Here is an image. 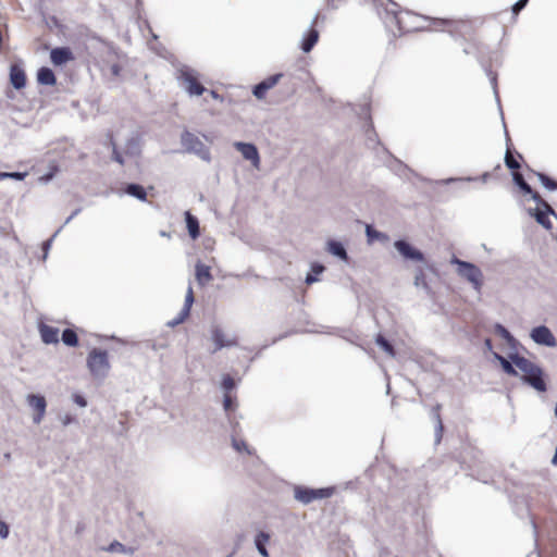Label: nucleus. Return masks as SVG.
I'll return each instance as SVG.
<instances>
[{"instance_id": "1", "label": "nucleus", "mask_w": 557, "mask_h": 557, "mask_svg": "<svg viewBox=\"0 0 557 557\" xmlns=\"http://www.w3.org/2000/svg\"><path fill=\"white\" fill-rule=\"evenodd\" d=\"M513 182L523 194L530 195L531 198L536 202V208L530 210V214L535 218L536 222L546 230L553 227L549 215H554V209L541 197V195L533 190L532 187L525 182L523 175L520 172L513 173Z\"/></svg>"}, {"instance_id": "2", "label": "nucleus", "mask_w": 557, "mask_h": 557, "mask_svg": "<svg viewBox=\"0 0 557 557\" xmlns=\"http://www.w3.org/2000/svg\"><path fill=\"white\" fill-rule=\"evenodd\" d=\"M511 360L515 367L522 373L521 379L524 383L537 392H546L547 385L544 372L539 366L521 356H513Z\"/></svg>"}, {"instance_id": "3", "label": "nucleus", "mask_w": 557, "mask_h": 557, "mask_svg": "<svg viewBox=\"0 0 557 557\" xmlns=\"http://www.w3.org/2000/svg\"><path fill=\"white\" fill-rule=\"evenodd\" d=\"M418 16L408 10H387L385 15L386 26L400 35L418 30Z\"/></svg>"}, {"instance_id": "4", "label": "nucleus", "mask_w": 557, "mask_h": 557, "mask_svg": "<svg viewBox=\"0 0 557 557\" xmlns=\"http://www.w3.org/2000/svg\"><path fill=\"white\" fill-rule=\"evenodd\" d=\"M443 23L447 32L460 36L463 40L476 36L482 25L479 18L445 20Z\"/></svg>"}, {"instance_id": "5", "label": "nucleus", "mask_w": 557, "mask_h": 557, "mask_svg": "<svg viewBox=\"0 0 557 557\" xmlns=\"http://www.w3.org/2000/svg\"><path fill=\"white\" fill-rule=\"evenodd\" d=\"M87 367L94 376H104L110 369L108 352L106 350L94 348L88 354Z\"/></svg>"}, {"instance_id": "6", "label": "nucleus", "mask_w": 557, "mask_h": 557, "mask_svg": "<svg viewBox=\"0 0 557 557\" xmlns=\"http://www.w3.org/2000/svg\"><path fill=\"white\" fill-rule=\"evenodd\" d=\"M210 339L213 343L212 354L223 349L236 347L239 345V339L236 335L227 334L220 325H212L210 329Z\"/></svg>"}, {"instance_id": "7", "label": "nucleus", "mask_w": 557, "mask_h": 557, "mask_svg": "<svg viewBox=\"0 0 557 557\" xmlns=\"http://www.w3.org/2000/svg\"><path fill=\"white\" fill-rule=\"evenodd\" d=\"M451 263L458 265V274L469 281L475 289H480L482 285V272L473 263L462 261L456 257L451 259Z\"/></svg>"}, {"instance_id": "8", "label": "nucleus", "mask_w": 557, "mask_h": 557, "mask_svg": "<svg viewBox=\"0 0 557 557\" xmlns=\"http://www.w3.org/2000/svg\"><path fill=\"white\" fill-rule=\"evenodd\" d=\"M335 492V487H323V488H308V487H296L295 497L297 500L309 504L315 499H323L331 497Z\"/></svg>"}, {"instance_id": "9", "label": "nucleus", "mask_w": 557, "mask_h": 557, "mask_svg": "<svg viewBox=\"0 0 557 557\" xmlns=\"http://www.w3.org/2000/svg\"><path fill=\"white\" fill-rule=\"evenodd\" d=\"M178 79L190 96H201L206 90L198 77L189 70L181 71Z\"/></svg>"}, {"instance_id": "10", "label": "nucleus", "mask_w": 557, "mask_h": 557, "mask_svg": "<svg viewBox=\"0 0 557 557\" xmlns=\"http://www.w3.org/2000/svg\"><path fill=\"white\" fill-rule=\"evenodd\" d=\"M182 143L187 151L197 153L203 160H210L209 149L196 135L186 132L182 136Z\"/></svg>"}, {"instance_id": "11", "label": "nucleus", "mask_w": 557, "mask_h": 557, "mask_svg": "<svg viewBox=\"0 0 557 557\" xmlns=\"http://www.w3.org/2000/svg\"><path fill=\"white\" fill-rule=\"evenodd\" d=\"M27 404L34 410V414H33L34 423L39 424L46 414V408H47L46 398L41 395L29 394L27 396Z\"/></svg>"}, {"instance_id": "12", "label": "nucleus", "mask_w": 557, "mask_h": 557, "mask_svg": "<svg viewBox=\"0 0 557 557\" xmlns=\"http://www.w3.org/2000/svg\"><path fill=\"white\" fill-rule=\"evenodd\" d=\"M532 339L540 345L554 347L557 345L556 338L550 330L544 325L534 327L531 332Z\"/></svg>"}, {"instance_id": "13", "label": "nucleus", "mask_w": 557, "mask_h": 557, "mask_svg": "<svg viewBox=\"0 0 557 557\" xmlns=\"http://www.w3.org/2000/svg\"><path fill=\"white\" fill-rule=\"evenodd\" d=\"M282 77L283 74L277 73L267 77L265 79L257 84L252 91L255 97L258 99H264L268 91L272 89L274 86H276Z\"/></svg>"}, {"instance_id": "14", "label": "nucleus", "mask_w": 557, "mask_h": 557, "mask_svg": "<svg viewBox=\"0 0 557 557\" xmlns=\"http://www.w3.org/2000/svg\"><path fill=\"white\" fill-rule=\"evenodd\" d=\"M234 147L243 154L246 160L252 162L255 168H259L260 157L255 145L237 141Z\"/></svg>"}, {"instance_id": "15", "label": "nucleus", "mask_w": 557, "mask_h": 557, "mask_svg": "<svg viewBox=\"0 0 557 557\" xmlns=\"http://www.w3.org/2000/svg\"><path fill=\"white\" fill-rule=\"evenodd\" d=\"M74 59L75 57L69 47L54 48L50 52V60L55 66L63 65Z\"/></svg>"}, {"instance_id": "16", "label": "nucleus", "mask_w": 557, "mask_h": 557, "mask_svg": "<svg viewBox=\"0 0 557 557\" xmlns=\"http://www.w3.org/2000/svg\"><path fill=\"white\" fill-rule=\"evenodd\" d=\"M395 247L400 252V255L403 257H405L406 259H412L416 261L424 260L423 253L421 251L417 250L416 248L411 247L405 240L395 242Z\"/></svg>"}, {"instance_id": "17", "label": "nucleus", "mask_w": 557, "mask_h": 557, "mask_svg": "<svg viewBox=\"0 0 557 557\" xmlns=\"http://www.w3.org/2000/svg\"><path fill=\"white\" fill-rule=\"evenodd\" d=\"M10 83L15 89H22L26 85V74L18 64H12L10 67Z\"/></svg>"}, {"instance_id": "18", "label": "nucleus", "mask_w": 557, "mask_h": 557, "mask_svg": "<svg viewBox=\"0 0 557 557\" xmlns=\"http://www.w3.org/2000/svg\"><path fill=\"white\" fill-rule=\"evenodd\" d=\"M39 333L45 344L59 343V329L48 325L46 323L39 324Z\"/></svg>"}, {"instance_id": "19", "label": "nucleus", "mask_w": 557, "mask_h": 557, "mask_svg": "<svg viewBox=\"0 0 557 557\" xmlns=\"http://www.w3.org/2000/svg\"><path fill=\"white\" fill-rule=\"evenodd\" d=\"M463 52L466 54H473L475 57H480L483 54L484 47L483 44L478 38V35L472 38L465 39Z\"/></svg>"}, {"instance_id": "20", "label": "nucleus", "mask_w": 557, "mask_h": 557, "mask_svg": "<svg viewBox=\"0 0 557 557\" xmlns=\"http://www.w3.org/2000/svg\"><path fill=\"white\" fill-rule=\"evenodd\" d=\"M195 274L198 284L201 286L207 285L213 278L210 267L201 262H197Z\"/></svg>"}, {"instance_id": "21", "label": "nucleus", "mask_w": 557, "mask_h": 557, "mask_svg": "<svg viewBox=\"0 0 557 557\" xmlns=\"http://www.w3.org/2000/svg\"><path fill=\"white\" fill-rule=\"evenodd\" d=\"M185 221L188 234L193 239H197L200 235L199 221L189 211L185 212Z\"/></svg>"}, {"instance_id": "22", "label": "nucleus", "mask_w": 557, "mask_h": 557, "mask_svg": "<svg viewBox=\"0 0 557 557\" xmlns=\"http://www.w3.org/2000/svg\"><path fill=\"white\" fill-rule=\"evenodd\" d=\"M37 81L41 85L53 86L57 83L53 71L49 67H40L37 73Z\"/></svg>"}, {"instance_id": "23", "label": "nucleus", "mask_w": 557, "mask_h": 557, "mask_svg": "<svg viewBox=\"0 0 557 557\" xmlns=\"http://www.w3.org/2000/svg\"><path fill=\"white\" fill-rule=\"evenodd\" d=\"M319 40V32L315 28L309 29L301 42L304 52H310Z\"/></svg>"}, {"instance_id": "24", "label": "nucleus", "mask_w": 557, "mask_h": 557, "mask_svg": "<svg viewBox=\"0 0 557 557\" xmlns=\"http://www.w3.org/2000/svg\"><path fill=\"white\" fill-rule=\"evenodd\" d=\"M194 290H193V287L191 286H188L187 288V292H186V296H185V304H184V307L180 313V319L176 321V323L178 322H183L185 319L188 318L189 315V312H190V308L194 304Z\"/></svg>"}, {"instance_id": "25", "label": "nucleus", "mask_w": 557, "mask_h": 557, "mask_svg": "<svg viewBox=\"0 0 557 557\" xmlns=\"http://www.w3.org/2000/svg\"><path fill=\"white\" fill-rule=\"evenodd\" d=\"M518 159H523V157L517 152V157L513 156L512 151L508 148L505 154V164L506 166L512 171V175L515 172H519L521 164Z\"/></svg>"}, {"instance_id": "26", "label": "nucleus", "mask_w": 557, "mask_h": 557, "mask_svg": "<svg viewBox=\"0 0 557 557\" xmlns=\"http://www.w3.org/2000/svg\"><path fill=\"white\" fill-rule=\"evenodd\" d=\"M125 193L141 200H147V193L141 185L138 184H128L125 188Z\"/></svg>"}, {"instance_id": "27", "label": "nucleus", "mask_w": 557, "mask_h": 557, "mask_svg": "<svg viewBox=\"0 0 557 557\" xmlns=\"http://www.w3.org/2000/svg\"><path fill=\"white\" fill-rule=\"evenodd\" d=\"M530 172L535 175L540 182L544 185L545 188H547L548 190H556L557 189V182L554 181L553 178H550L549 176H547L546 174L544 173H541V172H536L532 169H529Z\"/></svg>"}, {"instance_id": "28", "label": "nucleus", "mask_w": 557, "mask_h": 557, "mask_svg": "<svg viewBox=\"0 0 557 557\" xmlns=\"http://www.w3.org/2000/svg\"><path fill=\"white\" fill-rule=\"evenodd\" d=\"M269 540L270 535L264 532H260L256 537V546L263 557H269V553L265 548V544L269 542Z\"/></svg>"}, {"instance_id": "29", "label": "nucleus", "mask_w": 557, "mask_h": 557, "mask_svg": "<svg viewBox=\"0 0 557 557\" xmlns=\"http://www.w3.org/2000/svg\"><path fill=\"white\" fill-rule=\"evenodd\" d=\"M62 342L70 347H75L78 345V336L76 332L72 329H66L62 333Z\"/></svg>"}, {"instance_id": "30", "label": "nucleus", "mask_w": 557, "mask_h": 557, "mask_svg": "<svg viewBox=\"0 0 557 557\" xmlns=\"http://www.w3.org/2000/svg\"><path fill=\"white\" fill-rule=\"evenodd\" d=\"M329 251L331 253H333L334 256L339 257L343 260H347L348 259L347 252H346L345 248L343 247V245L341 243L331 240L329 243Z\"/></svg>"}, {"instance_id": "31", "label": "nucleus", "mask_w": 557, "mask_h": 557, "mask_svg": "<svg viewBox=\"0 0 557 557\" xmlns=\"http://www.w3.org/2000/svg\"><path fill=\"white\" fill-rule=\"evenodd\" d=\"M375 343L391 357H395L396 351L393 345L381 334L375 338Z\"/></svg>"}, {"instance_id": "32", "label": "nucleus", "mask_w": 557, "mask_h": 557, "mask_svg": "<svg viewBox=\"0 0 557 557\" xmlns=\"http://www.w3.org/2000/svg\"><path fill=\"white\" fill-rule=\"evenodd\" d=\"M324 271V267L322 264L314 263L311 267V273H309L306 277V283L308 285L318 281L317 275L321 274Z\"/></svg>"}, {"instance_id": "33", "label": "nucleus", "mask_w": 557, "mask_h": 557, "mask_svg": "<svg viewBox=\"0 0 557 557\" xmlns=\"http://www.w3.org/2000/svg\"><path fill=\"white\" fill-rule=\"evenodd\" d=\"M498 359L500 360L503 370L507 374L515 375V376L518 375V372H517L516 368L512 366L511 362H509L507 359H505L504 357H500V356H498Z\"/></svg>"}, {"instance_id": "34", "label": "nucleus", "mask_w": 557, "mask_h": 557, "mask_svg": "<svg viewBox=\"0 0 557 557\" xmlns=\"http://www.w3.org/2000/svg\"><path fill=\"white\" fill-rule=\"evenodd\" d=\"M223 407L225 411H234L236 404L233 397L230 395V393H225L224 399H223Z\"/></svg>"}, {"instance_id": "35", "label": "nucleus", "mask_w": 557, "mask_h": 557, "mask_svg": "<svg viewBox=\"0 0 557 557\" xmlns=\"http://www.w3.org/2000/svg\"><path fill=\"white\" fill-rule=\"evenodd\" d=\"M222 387L226 393H230L235 387L234 379L228 374L224 375L222 380Z\"/></svg>"}, {"instance_id": "36", "label": "nucleus", "mask_w": 557, "mask_h": 557, "mask_svg": "<svg viewBox=\"0 0 557 557\" xmlns=\"http://www.w3.org/2000/svg\"><path fill=\"white\" fill-rule=\"evenodd\" d=\"M366 232L369 242H373L374 239H379L383 236L380 232L375 231L371 225H367Z\"/></svg>"}, {"instance_id": "37", "label": "nucleus", "mask_w": 557, "mask_h": 557, "mask_svg": "<svg viewBox=\"0 0 557 557\" xmlns=\"http://www.w3.org/2000/svg\"><path fill=\"white\" fill-rule=\"evenodd\" d=\"M529 0H519L512 7V12L518 14L528 3Z\"/></svg>"}, {"instance_id": "38", "label": "nucleus", "mask_w": 557, "mask_h": 557, "mask_svg": "<svg viewBox=\"0 0 557 557\" xmlns=\"http://www.w3.org/2000/svg\"><path fill=\"white\" fill-rule=\"evenodd\" d=\"M26 176V173H20V172H7V178H14L17 181L24 180Z\"/></svg>"}, {"instance_id": "39", "label": "nucleus", "mask_w": 557, "mask_h": 557, "mask_svg": "<svg viewBox=\"0 0 557 557\" xmlns=\"http://www.w3.org/2000/svg\"><path fill=\"white\" fill-rule=\"evenodd\" d=\"M9 535V525L0 520V537L7 539Z\"/></svg>"}, {"instance_id": "40", "label": "nucleus", "mask_w": 557, "mask_h": 557, "mask_svg": "<svg viewBox=\"0 0 557 557\" xmlns=\"http://www.w3.org/2000/svg\"><path fill=\"white\" fill-rule=\"evenodd\" d=\"M440 409H441V406L437 405L434 408V414H435L437 423H438V431L442 432L443 431V423H442V419H441V414H440Z\"/></svg>"}, {"instance_id": "41", "label": "nucleus", "mask_w": 557, "mask_h": 557, "mask_svg": "<svg viewBox=\"0 0 557 557\" xmlns=\"http://www.w3.org/2000/svg\"><path fill=\"white\" fill-rule=\"evenodd\" d=\"M113 159L120 164H124V159L115 147L113 148Z\"/></svg>"}, {"instance_id": "42", "label": "nucleus", "mask_w": 557, "mask_h": 557, "mask_svg": "<svg viewBox=\"0 0 557 557\" xmlns=\"http://www.w3.org/2000/svg\"><path fill=\"white\" fill-rule=\"evenodd\" d=\"M74 401H75L78 406H81V407H85V406L87 405L86 399H85L83 396H81V395H75V396H74Z\"/></svg>"}, {"instance_id": "43", "label": "nucleus", "mask_w": 557, "mask_h": 557, "mask_svg": "<svg viewBox=\"0 0 557 557\" xmlns=\"http://www.w3.org/2000/svg\"><path fill=\"white\" fill-rule=\"evenodd\" d=\"M109 549H110V550H115V549L123 550V549H124V546H123L121 543L115 542V543H112V544L110 545V548H109Z\"/></svg>"}, {"instance_id": "44", "label": "nucleus", "mask_w": 557, "mask_h": 557, "mask_svg": "<svg viewBox=\"0 0 557 557\" xmlns=\"http://www.w3.org/2000/svg\"><path fill=\"white\" fill-rule=\"evenodd\" d=\"M420 280L423 281V272H422V270L420 271V274L416 276V284L417 285L420 284Z\"/></svg>"}, {"instance_id": "45", "label": "nucleus", "mask_w": 557, "mask_h": 557, "mask_svg": "<svg viewBox=\"0 0 557 557\" xmlns=\"http://www.w3.org/2000/svg\"><path fill=\"white\" fill-rule=\"evenodd\" d=\"M243 447H246V444L243 443V445H239L238 443H235V448L237 450H242Z\"/></svg>"}, {"instance_id": "46", "label": "nucleus", "mask_w": 557, "mask_h": 557, "mask_svg": "<svg viewBox=\"0 0 557 557\" xmlns=\"http://www.w3.org/2000/svg\"><path fill=\"white\" fill-rule=\"evenodd\" d=\"M243 447H246V444L243 443V445H239L238 443H235V448L237 450H242Z\"/></svg>"}, {"instance_id": "47", "label": "nucleus", "mask_w": 557, "mask_h": 557, "mask_svg": "<svg viewBox=\"0 0 557 557\" xmlns=\"http://www.w3.org/2000/svg\"><path fill=\"white\" fill-rule=\"evenodd\" d=\"M243 447H246V444L243 443V445H239L238 443H235V448L237 450H242Z\"/></svg>"}, {"instance_id": "48", "label": "nucleus", "mask_w": 557, "mask_h": 557, "mask_svg": "<svg viewBox=\"0 0 557 557\" xmlns=\"http://www.w3.org/2000/svg\"><path fill=\"white\" fill-rule=\"evenodd\" d=\"M7 178V172H0V181Z\"/></svg>"}, {"instance_id": "49", "label": "nucleus", "mask_w": 557, "mask_h": 557, "mask_svg": "<svg viewBox=\"0 0 557 557\" xmlns=\"http://www.w3.org/2000/svg\"><path fill=\"white\" fill-rule=\"evenodd\" d=\"M211 96H212L214 99L219 98L218 92H216V91H214V90H212V91H211Z\"/></svg>"}, {"instance_id": "50", "label": "nucleus", "mask_w": 557, "mask_h": 557, "mask_svg": "<svg viewBox=\"0 0 557 557\" xmlns=\"http://www.w3.org/2000/svg\"><path fill=\"white\" fill-rule=\"evenodd\" d=\"M113 72H114V74H117L119 69H117V66H116V65H114V66H113Z\"/></svg>"}]
</instances>
